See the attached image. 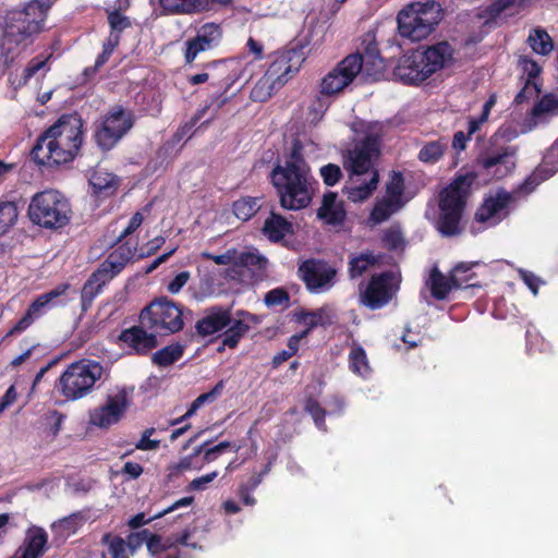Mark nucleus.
Wrapping results in <instances>:
<instances>
[{
	"label": "nucleus",
	"instance_id": "a878e982",
	"mask_svg": "<svg viewBox=\"0 0 558 558\" xmlns=\"http://www.w3.org/2000/svg\"><path fill=\"white\" fill-rule=\"evenodd\" d=\"M229 323H231L229 311L213 308L196 323L195 328L199 336L207 337L222 330Z\"/></svg>",
	"mask_w": 558,
	"mask_h": 558
},
{
	"label": "nucleus",
	"instance_id": "a19ab883",
	"mask_svg": "<svg viewBox=\"0 0 558 558\" xmlns=\"http://www.w3.org/2000/svg\"><path fill=\"white\" fill-rule=\"evenodd\" d=\"M183 354V347L179 343L167 345L153 355V362L158 366H168L178 361Z\"/></svg>",
	"mask_w": 558,
	"mask_h": 558
},
{
	"label": "nucleus",
	"instance_id": "b1692460",
	"mask_svg": "<svg viewBox=\"0 0 558 558\" xmlns=\"http://www.w3.org/2000/svg\"><path fill=\"white\" fill-rule=\"evenodd\" d=\"M256 318L246 313V312H238L236 317H231V323H229V328L223 333L222 345L228 348H235L244 335L247 333L252 324H256Z\"/></svg>",
	"mask_w": 558,
	"mask_h": 558
},
{
	"label": "nucleus",
	"instance_id": "2f4dec72",
	"mask_svg": "<svg viewBox=\"0 0 558 558\" xmlns=\"http://www.w3.org/2000/svg\"><path fill=\"white\" fill-rule=\"evenodd\" d=\"M207 0H159L160 5L169 13H192L206 7Z\"/></svg>",
	"mask_w": 558,
	"mask_h": 558
},
{
	"label": "nucleus",
	"instance_id": "338daca9",
	"mask_svg": "<svg viewBox=\"0 0 558 558\" xmlns=\"http://www.w3.org/2000/svg\"><path fill=\"white\" fill-rule=\"evenodd\" d=\"M17 392L14 386H10L0 400V414L16 401Z\"/></svg>",
	"mask_w": 558,
	"mask_h": 558
},
{
	"label": "nucleus",
	"instance_id": "69168bd1",
	"mask_svg": "<svg viewBox=\"0 0 558 558\" xmlns=\"http://www.w3.org/2000/svg\"><path fill=\"white\" fill-rule=\"evenodd\" d=\"M143 220L144 218L141 213L134 214V216L129 221L128 227L122 231L118 240L121 241L123 238L132 234L142 225Z\"/></svg>",
	"mask_w": 558,
	"mask_h": 558
},
{
	"label": "nucleus",
	"instance_id": "7c9ffc66",
	"mask_svg": "<svg viewBox=\"0 0 558 558\" xmlns=\"http://www.w3.org/2000/svg\"><path fill=\"white\" fill-rule=\"evenodd\" d=\"M83 523V515L81 513H73L54 522L51 525V530L60 542H64L68 537L75 534Z\"/></svg>",
	"mask_w": 558,
	"mask_h": 558
},
{
	"label": "nucleus",
	"instance_id": "c85d7f7f",
	"mask_svg": "<svg viewBox=\"0 0 558 558\" xmlns=\"http://www.w3.org/2000/svg\"><path fill=\"white\" fill-rule=\"evenodd\" d=\"M558 114V97L554 95H545L532 109L529 128L532 130L539 122L549 117Z\"/></svg>",
	"mask_w": 558,
	"mask_h": 558
},
{
	"label": "nucleus",
	"instance_id": "49530a36",
	"mask_svg": "<svg viewBox=\"0 0 558 558\" xmlns=\"http://www.w3.org/2000/svg\"><path fill=\"white\" fill-rule=\"evenodd\" d=\"M201 257L213 260L217 265L236 267V248H228L225 253L219 255L202 252Z\"/></svg>",
	"mask_w": 558,
	"mask_h": 558
},
{
	"label": "nucleus",
	"instance_id": "9b49d317",
	"mask_svg": "<svg viewBox=\"0 0 558 558\" xmlns=\"http://www.w3.org/2000/svg\"><path fill=\"white\" fill-rule=\"evenodd\" d=\"M48 10L49 3L45 4L40 0H33L23 10L10 12L4 25L9 46H16L28 36L41 32Z\"/></svg>",
	"mask_w": 558,
	"mask_h": 558
},
{
	"label": "nucleus",
	"instance_id": "6e6552de",
	"mask_svg": "<svg viewBox=\"0 0 558 558\" xmlns=\"http://www.w3.org/2000/svg\"><path fill=\"white\" fill-rule=\"evenodd\" d=\"M28 217L35 225L57 230L66 226L71 217L68 199L56 190L36 193L28 205Z\"/></svg>",
	"mask_w": 558,
	"mask_h": 558
},
{
	"label": "nucleus",
	"instance_id": "39448f33",
	"mask_svg": "<svg viewBox=\"0 0 558 558\" xmlns=\"http://www.w3.org/2000/svg\"><path fill=\"white\" fill-rule=\"evenodd\" d=\"M453 50L448 43L405 53L395 68V76L404 84H420L452 62Z\"/></svg>",
	"mask_w": 558,
	"mask_h": 558
},
{
	"label": "nucleus",
	"instance_id": "79ce46f5",
	"mask_svg": "<svg viewBox=\"0 0 558 558\" xmlns=\"http://www.w3.org/2000/svg\"><path fill=\"white\" fill-rule=\"evenodd\" d=\"M378 258L372 253H362L351 258L349 271L351 278L360 277L377 263Z\"/></svg>",
	"mask_w": 558,
	"mask_h": 558
},
{
	"label": "nucleus",
	"instance_id": "1a4fd4ad",
	"mask_svg": "<svg viewBox=\"0 0 558 558\" xmlns=\"http://www.w3.org/2000/svg\"><path fill=\"white\" fill-rule=\"evenodd\" d=\"M102 365L92 360H81L70 364L58 381L59 392L69 401L80 400L89 395L102 378Z\"/></svg>",
	"mask_w": 558,
	"mask_h": 558
},
{
	"label": "nucleus",
	"instance_id": "f03ea898",
	"mask_svg": "<svg viewBox=\"0 0 558 558\" xmlns=\"http://www.w3.org/2000/svg\"><path fill=\"white\" fill-rule=\"evenodd\" d=\"M271 182L284 209L300 210L312 202L316 181L302 155L300 142H293L283 165H277L271 171Z\"/></svg>",
	"mask_w": 558,
	"mask_h": 558
},
{
	"label": "nucleus",
	"instance_id": "bb28decb",
	"mask_svg": "<svg viewBox=\"0 0 558 558\" xmlns=\"http://www.w3.org/2000/svg\"><path fill=\"white\" fill-rule=\"evenodd\" d=\"M89 184L96 195L99 197H108L114 194L119 181L114 174L104 169H96L89 178Z\"/></svg>",
	"mask_w": 558,
	"mask_h": 558
},
{
	"label": "nucleus",
	"instance_id": "3c124183",
	"mask_svg": "<svg viewBox=\"0 0 558 558\" xmlns=\"http://www.w3.org/2000/svg\"><path fill=\"white\" fill-rule=\"evenodd\" d=\"M320 175L325 182V184L332 186L339 182L342 177V171L338 165L328 163L323 166L319 170Z\"/></svg>",
	"mask_w": 558,
	"mask_h": 558
},
{
	"label": "nucleus",
	"instance_id": "cd10ccee",
	"mask_svg": "<svg viewBox=\"0 0 558 558\" xmlns=\"http://www.w3.org/2000/svg\"><path fill=\"white\" fill-rule=\"evenodd\" d=\"M558 171V138L549 147L544 156L543 163L534 171L527 180V184H537L539 181L554 175Z\"/></svg>",
	"mask_w": 558,
	"mask_h": 558
},
{
	"label": "nucleus",
	"instance_id": "5fc2aeb1",
	"mask_svg": "<svg viewBox=\"0 0 558 558\" xmlns=\"http://www.w3.org/2000/svg\"><path fill=\"white\" fill-rule=\"evenodd\" d=\"M520 278L523 280V282L527 286V288L532 291L534 295L538 293V288L541 284H544V281L534 275L533 272L524 269L518 270Z\"/></svg>",
	"mask_w": 558,
	"mask_h": 558
},
{
	"label": "nucleus",
	"instance_id": "412c9836",
	"mask_svg": "<svg viewBox=\"0 0 558 558\" xmlns=\"http://www.w3.org/2000/svg\"><path fill=\"white\" fill-rule=\"evenodd\" d=\"M120 339L138 354H145L159 344L156 331L147 326H143L141 323L140 326L124 330Z\"/></svg>",
	"mask_w": 558,
	"mask_h": 558
},
{
	"label": "nucleus",
	"instance_id": "4be33fe9",
	"mask_svg": "<svg viewBox=\"0 0 558 558\" xmlns=\"http://www.w3.org/2000/svg\"><path fill=\"white\" fill-rule=\"evenodd\" d=\"M481 163L489 174L496 179H501L508 175L515 167L514 150L502 148L494 151L482 158Z\"/></svg>",
	"mask_w": 558,
	"mask_h": 558
},
{
	"label": "nucleus",
	"instance_id": "f3484780",
	"mask_svg": "<svg viewBox=\"0 0 558 558\" xmlns=\"http://www.w3.org/2000/svg\"><path fill=\"white\" fill-rule=\"evenodd\" d=\"M299 274L311 292L323 293L333 287L337 270L324 260L310 259L300 266Z\"/></svg>",
	"mask_w": 558,
	"mask_h": 558
},
{
	"label": "nucleus",
	"instance_id": "37998d69",
	"mask_svg": "<svg viewBox=\"0 0 558 558\" xmlns=\"http://www.w3.org/2000/svg\"><path fill=\"white\" fill-rule=\"evenodd\" d=\"M403 190L404 183L402 174L393 172L389 182L387 183L384 197L402 207L404 204L402 201Z\"/></svg>",
	"mask_w": 558,
	"mask_h": 558
},
{
	"label": "nucleus",
	"instance_id": "6ab92c4d",
	"mask_svg": "<svg viewBox=\"0 0 558 558\" xmlns=\"http://www.w3.org/2000/svg\"><path fill=\"white\" fill-rule=\"evenodd\" d=\"M471 268V264L461 263L450 271L449 276H445L435 267L427 281L432 295L437 300L446 299L453 289H459L470 281V277L460 278V272L469 271Z\"/></svg>",
	"mask_w": 558,
	"mask_h": 558
},
{
	"label": "nucleus",
	"instance_id": "603ef678",
	"mask_svg": "<svg viewBox=\"0 0 558 558\" xmlns=\"http://www.w3.org/2000/svg\"><path fill=\"white\" fill-rule=\"evenodd\" d=\"M305 410L312 415L315 425L320 429H325L324 418L326 411L319 405V403L316 400L310 399L306 402Z\"/></svg>",
	"mask_w": 558,
	"mask_h": 558
},
{
	"label": "nucleus",
	"instance_id": "4468645a",
	"mask_svg": "<svg viewBox=\"0 0 558 558\" xmlns=\"http://www.w3.org/2000/svg\"><path fill=\"white\" fill-rule=\"evenodd\" d=\"M133 388L120 387L110 392L106 401L89 413V423L99 428H109L119 423L131 405Z\"/></svg>",
	"mask_w": 558,
	"mask_h": 558
},
{
	"label": "nucleus",
	"instance_id": "a211bd4d",
	"mask_svg": "<svg viewBox=\"0 0 558 558\" xmlns=\"http://www.w3.org/2000/svg\"><path fill=\"white\" fill-rule=\"evenodd\" d=\"M512 203L513 196L507 191L490 193L477 209L475 219L487 227H494L510 214Z\"/></svg>",
	"mask_w": 558,
	"mask_h": 558
},
{
	"label": "nucleus",
	"instance_id": "393cba45",
	"mask_svg": "<svg viewBox=\"0 0 558 558\" xmlns=\"http://www.w3.org/2000/svg\"><path fill=\"white\" fill-rule=\"evenodd\" d=\"M345 216L347 211L342 199L338 198L336 193H326L322 206L317 210V217L327 225L339 226L344 221Z\"/></svg>",
	"mask_w": 558,
	"mask_h": 558
},
{
	"label": "nucleus",
	"instance_id": "de8ad7c7",
	"mask_svg": "<svg viewBox=\"0 0 558 558\" xmlns=\"http://www.w3.org/2000/svg\"><path fill=\"white\" fill-rule=\"evenodd\" d=\"M495 96H490V98L484 104L481 116L478 118L469 119L470 134H474L480 129V126L488 120L490 110L495 106Z\"/></svg>",
	"mask_w": 558,
	"mask_h": 558
},
{
	"label": "nucleus",
	"instance_id": "13d9d810",
	"mask_svg": "<svg viewBox=\"0 0 558 558\" xmlns=\"http://www.w3.org/2000/svg\"><path fill=\"white\" fill-rule=\"evenodd\" d=\"M155 433L154 428H147L138 442L136 444V448L141 450H155L159 447V440L150 439V436Z\"/></svg>",
	"mask_w": 558,
	"mask_h": 558
},
{
	"label": "nucleus",
	"instance_id": "0eeeda50",
	"mask_svg": "<svg viewBox=\"0 0 558 558\" xmlns=\"http://www.w3.org/2000/svg\"><path fill=\"white\" fill-rule=\"evenodd\" d=\"M304 61L302 49L291 48L277 52L266 73L255 84L253 99L266 101L299 72Z\"/></svg>",
	"mask_w": 558,
	"mask_h": 558
},
{
	"label": "nucleus",
	"instance_id": "ddd939ff",
	"mask_svg": "<svg viewBox=\"0 0 558 558\" xmlns=\"http://www.w3.org/2000/svg\"><path fill=\"white\" fill-rule=\"evenodd\" d=\"M140 320L158 336L178 332L184 326L182 308L168 299L150 303L142 311Z\"/></svg>",
	"mask_w": 558,
	"mask_h": 558
},
{
	"label": "nucleus",
	"instance_id": "473e14b6",
	"mask_svg": "<svg viewBox=\"0 0 558 558\" xmlns=\"http://www.w3.org/2000/svg\"><path fill=\"white\" fill-rule=\"evenodd\" d=\"M350 369L361 376L367 377L371 374V366L365 350L360 345H352L349 353Z\"/></svg>",
	"mask_w": 558,
	"mask_h": 558
},
{
	"label": "nucleus",
	"instance_id": "aec40b11",
	"mask_svg": "<svg viewBox=\"0 0 558 558\" xmlns=\"http://www.w3.org/2000/svg\"><path fill=\"white\" fill-rule=\"evenodd\" d=\"M222 36L220 25L215 23L204 24L197 31L196 37L185 43V61L191 63L198 53L216 47Z\"/></svg>",
	"mask_w": 558,
	"mask_h": 558
},
{
	"label": "nucleus",
	"instance_id": "e2e57ef3",
	"mask_svg": "<svg viewBox=\"0 0 558 558\" xmlns=\"http://www.w3.org/2000/svg\"><path fill=\"white\" fill-rule=\"evenodd\" d=\"M230 446V444L228 441H223V442H220L218 444L217 446L215 447H211L207 450L204 451V461L209 463V462H213L214 460H216L218 458L219 454H221L228 447Z\"/></svg>",
	"mask_w": 558,
	"mask_h": 558
},
{
	"label": "nucleus",
	"instance_id": "72a5a7b5",
	"mask_svg": "<svg viewBox=\"0 0 558 558\" xmlns=\"http://www.w3.org/2000/svg\"><path fill=\"white\" fill-rule=\"evenodd\" d=\"M69 286L63 283V284H60L58 286L57 288H54L53 290L47 292V293H44L41 294L40 296H38L33 303L32 305L29 306V308L27 310V312L34 317V318H37L39 317L44 310L49 306L50 304H52L53 300H56L57 298L61 296L62 294L65 293V291L68 290Z\"/></svg>",
	"mask_w": 558,
	"mask_h": 558
},
{
	"label": "nucleus",
	"instance_id": "052dcab7",
	"mask_svg": "<svg viewBox=\"0 0 558 558\" xmlns=\"http://www.w3.org/2000/svg\"><path fill=\"white\" fill-rule=\"evenodd\" d=\"M48 59L35 58L24 69L23 72V83L26 84L27 81L35 75L38 71L43 70L46 65Z\"/></svg>",
	"mask_w": 558,
	"mask_h": 558
},
{
	"label": "nucleus",
	"instance_id": "680f3d73",
	"mask_svg": "<svg viewBox=\"0 0 558 558\" xmlns=\"http://www.w3.org/2000/svg\"><path fill=\"white\" fill-rule=\"evenodd\" d=\"M218 475L217 471L203 475L201 477L194 478L190 483V488L192 490H203L206 488V485L213 482Z\"/></svg>",
	"mask_w": 558,
	"mask_h": 558
},
{
	"label": "nucleus",
	"instance_id": "09e8293b",
	"mask_svg": "<svg viewBox=\"0 0 558 558\" xmlns=\"http://www.w3.org/2000/svg\"><path fill=\"white\" fill-rule=\"evenodd\" d=\"M264 301L268 307L287 306L289 304V294L283 289H274L266 293Z\"/></svg>",
	"mask_w": 558,
	"mask_h": 558
},
{
	"label": "nucleus",
	"instance_id": "58836bf2",
	"mask_svg": "<svg viewBox=\"0 0 558 558\" xmlns=\"http://www.w3.org/2000/svg\"><path fill=\"white\" fill-rule=\"evenodd\" d=\"M447 142L442 140L426 143L418 153V159L425 163H435L444 155Z\"/></svg>",
	"mask_w": 558,
	"mask_h": 558
},
{
	"label": "nucleus",
	"instance_id": "423d86ee",
	"mask_svg": "<svg viewBox=\"0 0 558 558\" xmlns=\"http://www.w3.org/2000/svg\"><path fill=\"white\" fill-rule=\"evenodd\" d=\"M474 181L472 174L457 177L439 195V216L437 230L446 236L461 232L460 221Z\"/></svg>",
	"mask_w": 558,
	"mask_h": 558
},
{
	"label": "nucleus",
	"instance_id": "5701e85b",
	"mask_svg": "<svg viewBox=\"0 0 558 558\" xmlns=\"http://www.w3.org/2000/svg\"><path fill=\"white\" fill-rule=\"evenodd\" d=\"M296 320L303 324L307 328L299 336H294L290 339V345L293 341H299L305 337L308 331L317 326H329L336 322V313L329 305H325L316 311H301L296 315Z\"/></svg>",
	"mask_w": 558,
	"mask_h": 558
},
{
	"label": "nucleus",
	"instance_id": "6e6d98bb",
	"mask_svg": "<svg viewBox=\"0 0 558 558\" xmlns=\"http://www.w3.org/2000/svg\"><path fill=\"white\" fill-rule=\"evenodd\" d=\"M108 21L112 29L111 33L114 34H118L119 32L130 26V21L128 20V17L119 12H111L108 16Z\"/></svg>",
	"mask_w": 558,
	"mask_h": 558
},
{
	"label": "nucleus",
	"instance_id": "4d7b16f0",
	"mask_svg": "<svg viewBox=\"0 0 558 558\" xmlns=\"http://www.w3.org/2000/svg\"><path fill=\"white\" fill-rule=\"evenodd\" d=\"M191 278V274L189 271H181L178 274L167 286V290L171 294L179 293L182 288L187 283Z\"/></svg>",
	"mask_w": 558,
	"mask_h": 558
},
{
	"label": "nucleus",
	"instance_id": "f704fd0d",
	"mask_svg": "<svg viewBox=\"0 0 558 558\" xmlns=\"http://www.w3.org/2000/svg\"><path fill=\"white\" fill-rule=\"evenodd\" d=\"M267 263V258L256 248H247L243 251L236 250V267L263 270L266 268Z\"/></svg>",
	"mask_w": 558,
	"mask_h": 558
},
{
	"label": "nucleus",
	"instance_id": "774afa93",
	"mask_svg": "<svg viewBox=\"0 0 558 558\" xmlns=\"http://www.w3.org/2000/svg\"><path fill=\"white\" fill-rule=\"evenodd\" d=\"M385 242L391 248H398L402 245L403 238L402 234L397 230H389L385 234Z\"/></svg>",
	"mask_w": 558,
	"mask_h": 558
},
{
	"label": "nucleus",
	"instance_id": "ea45409f",
	"mask_svg": "<svg viewBox=\"0 0 558 558\" xmlns=\"http://www.w3.org/2000/svg\"><path fill=\"white\" fill-rule=\"evenodd\" d=\"M260 208L258 198L254 197H242L234 202L233 204V213L234 215L243 221L252 218Z\"/></svg>",
	"mask_w": 558,
	"mask_h": 558
},
{
	"label": "nucleus",
	"instance_id": "9d476101",
	"mask_svg": "<svg viewBox=\"0 0 558 558\" xmlns=\"http://www.w3.org/2000/svg\"><path fill=\"white\" fill-rule=\"evenodd\" d=\"M440 19V7L434 1L410 3L398 14L399 34L412 41L423 40L430 35Z\"/></svg>",
	"mask_w": 558,
	"mask_h": 558
},
{
	"label": "nucleus",
	"instance_id": "7ed1b4c3",
	"mask_svg": "<svg viewBox=\"0 0 558 558\" xmlns=\"http://www.w3.org/2000/svg\"><path fill=\"white\" fill-rule=\"evenodd\" d=\"M82 126L78 116H62L38 138L32 150L33 159L43 166L71 161L82 144Z\"/></svg>",
	"mask_w": 558,
	"mask_h": 558
},
{
	"label": "nucleus",
	"instance_id": "e433bc0d",
	"mask_svg": "<svg viewBox=\"0 0 558 558\" xmlns=\"http://www.w3.org/2000/svg\"><path fill=\"white\" fill-rule=\"evenodd\" d=\"M527 43L534 52L542 56L550 53L554 49L551 38L541 28H535L530 33Z\"/></svg>",
	"mask_w": 558,
	"mask_h": 558
},
{
	"label": "nucleus",
	"instance_id": "0e129e2a",
	"mask_svg": "<svg viewBox=\"0 0 558 558\" xmlns=\"http://www.w3.org/2000/svg\"><path fill=\"white\" fill-rule=\"evenodd\" d=\"M146 545H147V549L153 555L158 554L170 546L168 544H163L161 541V537H159L157 535H150V534L148 535Z\"/></svg>",
	"mask_w": 558,
	"mask_h": 558
},
{
	"label": "nucleus",
	"instance_id": "20e7f679",
	"mask_svg": "<svg viewBox=\"0 0 558 558\" xmlns=\"http://www.w3.org/2000/svg\"><path fill=\"white\" fill-rule=\"evenodd\" d=\"M374 41V35L367 33L363 39V45H366L363 56L360 53L349 54L340 61L322 78L320 93L325 96L338 95L353 82L363 68L371 76L381 74L385 64Z\"/></svg>",
	"mask_w": 558,
	"mask_h": 558
},
{
	"label": "nucleus",
	"instance_id": "dca6fc26",
	"mask_svg": "<svg viewBox=\"0 0 558 558\" xmlns=\"http://www.w3.org/2000/svg\"><path fill=\"white\" fill-rule=\"evenodd\" d=\"M132 114L122 108L112 109L96 132V141L102 149L112 148L132 128Z\"/></svg>",
	"mask_w": 558,
	"mask_h": 558
},
{
	"label": "nucleus",
	"instance_id": "8fccbe9b",
	"mask_svg": "<svg viewBox=\"0 0 558 558\" xmlns=\"http://www.w3.org/2000/svg\"><path fill=\"white\" fill-rule=\"evenodd\" d=\"M539 93H541V88H539L537 82L530 80V82H525L523 88L515 96L514 101L517 104H523L525 101H529L531 99L538 97Z\"/></svg>",
	"mask_w": 558,
	"mask_h": 558
},
{
	"label": "nucleus",
	"instance_id": "bf43d9fd",
	"mask_svg": "<svg viewBox=\"0 0 558 558\" xmlns=\"http://www.w3.org/2000/svg\"><path fill=\"white\" fill-rule=\"evenodd\" d=\"M149 532L144 530L137 533H133L128 537V542H125L130 554H133L134 550L142 546V544L147 542Z\"/></svg>",
	"mask_w": 558,
	"mask_h": 558
},
{
	"label": "nucleus",
	"instance_id": "864d4df0",
	"mask_svg": "<svg viewBox=\"0 0 558 558\" xmlns=\"http://www.w3.org/2000/svg\"><path fill=\"white\" fill-rule=\"evenodd\" d=\"M520 65L524 75H526L525 82L536 81L541 72V66L533 60L522 57L520 58Z\"/></svg>",
	"mask_w": 558,
	"mask_h": 558
},
{
	"label": "nucleus",
	"instance_id": "c9c22d12",
	"mask_svg": "<svg viewBox=\"0 0 558 558\" xmlns=\"http://www.w3.org/2000/svg\"><path fill=\"white\" fill-rule=\"evenodd\" d=\"M223 388H225L223 380L218 381L210 391L198 396L192 402L187 412L182 417L177 420L174 423H180L184 418L192 416L205 403H213L214 401H216L221 396Z\"/></svg>",
	"mask_w": 558,
	"mask_h": 558
},
{
	"label": "nucleus",
	"instance_id": "c03bdc74",
	"mask_svg": "<svg viewBox=\"0 0 558 558\" xmlns=\"http://www.w3.org/2000/svg\"><path fill=\"white\" fill-rule=\"evenodd\" d=\"M16 219V206L11 202L0 203V236L15 223Z\"/></svg>",
	"mask_w": 558,
	"mask_h": 558
},
{
	"label": "nucleus",
	"instance_id": "2eb2a0df",
	"mask_svg": "<svg viewBox=\"0 0 558 558\" xmlns=\"http://www.w3.org/2000/svg\"><path fill=\"white\" fill-rule=\"evenodd\" d=\"M398 289V280L392 272L373 276L365 288L361 289V302L372 310L381 308L396 295Z\"/></svg>",
	"mask_w": 558,
	"mask_h": 558
},
{
	"label": "nucleus",
	"instance_id": "a18cd8bd",
	"mask_svg": "<svg viewBox=\"0 0 558 558\" xmlns=\"http://www.w3.org/2000/svg\"><path fill=\"white\" fill-rule=\"evenodd\" d=\"M102 543L107 545L108 553L112 558H129L130 551L121 537L105 534L102 536Z\"/></svg>",
	"mask_w": 558,
	"mask_h": 558
},
{
	"label": "nucleus",
	"instance_id": "f8f14e48",
	"mask_svg": "<svg viewBox=\"0 0 558 558\" xmlns=\"http://www.w3.org/2000/svg\"><path fill=\"white\" fill-rule=\"evenodd\" d=\"M135 246L129 244L119 245L94 271L82 289L83 303H92L100 293L102 287L112 280L125 265L133 258Z\"/></svg>",
	"mask_w": 558,
	"mask_h": 558
},
{
	"label": "nucleus",
	"instance_id": "f257e3e1",
	"mask_svg": "<svg viewBox=\"0 0 558 558\" xmlns=\"http://www.w3.org/2000/svg\"><path fill=\"white\" fill-rule=\"evenodd\" d=\"M384 129L380 122L368 123L363 138L356 140L342 154V165L349 174L343 193L354 203L367 199L377 187L379 177L374 168V160L380 151Z\"/></svg>",
	"mask_w": 558,
	"mask_h": 558
},
{
	"label": "nucleus",
	"instance_id": "4c0bfd02",
	"mask_svg": "<svg viewBox=\"0 0 558 558\" xmlns=\"http://www.w3.org/2000/svg\"><path fill=\"white\" fill-rule=\"evenodd\" d=\"M401 206L390 202L386 197H381L378 199L371 213L369 220L374 225L381 223L386 221L391 215L398 211Z\"/></svg>",
	"mask_w": 558,
	"mask_h": 558
},
{
	"label": "nucleus",
	"instance_id": "c756f323",
	"mask_svg": "<svg viewBox=\"0 0 558 558\" xmlns=\"http://www.w3.org/2000/svg\"><path fill=\"white\" fill-rule=\"evenodd\" d=\"M263 233L268 240L279 242L287 234L292 233V223L282 216L272 213L265 220Z\"/></svg>",
	"mask_w": 558,
	"mask_h": 558
}]
</instances>
